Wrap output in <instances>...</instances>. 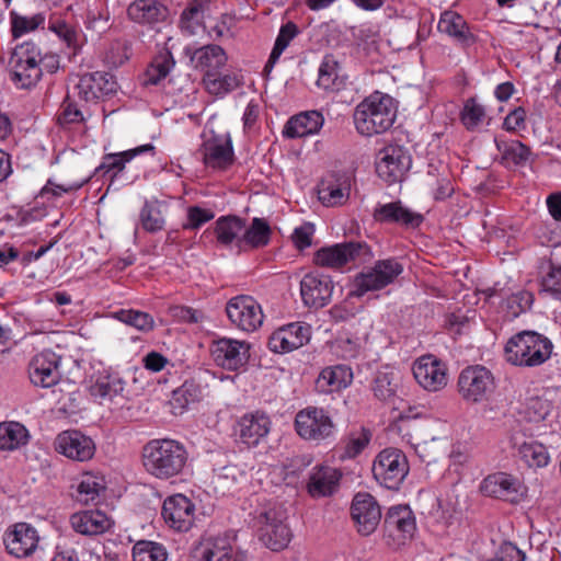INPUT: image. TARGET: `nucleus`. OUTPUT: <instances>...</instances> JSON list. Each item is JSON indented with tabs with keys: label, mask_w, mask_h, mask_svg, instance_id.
Returning <instances> with one entry per match:
<instances>
[{
	"label": "nucleus",
	"mask_w": 561,
	"mask_h": 561,
	"mask_svg": "<svg viewBox=\"0 0 561 561\" xmlns=\"http://www.w3.org/2000/svg\"><path fill=\"white\" fill-rule=\"evenodd\" d=\"M244 230V220L237 216H222L216 220L215 233L218 242L230 245L236 242L241 248L240 238Z\"/></svg>",
	"instance_id": "obj_39"
},
{
	"label": "nucleus",
	"mask_w": 561,
	"mask_h": 561,
	"mask_svg": "<svg viewBox=\"0 0 561 561\" xmlns=\"http://www.w3.org/2000/svg\"><path fill=\"white\" fill-rule=\"evenodd\" d=\"M96 453L94 438L79 430H72V460L84 462L91 460Z\"/></svg>",
	"instance_id": "obj_46"
},
{
	"label": "nucleus",
	"mask_w": 561,
	"mask_h": 561,
	"mask_svg": "<svg viewBox=\"0 0 561 561\" xmlns=\"http://www.w3.org/2000/svg\"><path fill=\"white\" fill-rule=\"evenodd\" d=\"M371 471L380 485L398 490L409 473V462L400 449L386 448L376 456Z\"/></svg>",
	"instance_id": "obj_7"
},
{
	"label": "nucleus",
	"mask_w": 561,
	"mask_h": 561,
	"mask_svg": "<svg viewBox=\"0 0 561 561\" xmlns=\"http://www.w3.org/2000/svg\"><path fill=\"white\" fill-rule=\"evenodd\" d=\"M145 152L153 154L154 147L151 144H146L122 152L107 153L103 157L102 162L96 168L95 172L102 176L111 174V179L113 180L125 169L127 162Z\"/></svg>",
	"instance_id": "obj_33"
},
{
	"label": "nucleus",
	"mask_w": 561,
	"mask_h": 561,
	"mask_svg": "<svg viewBox=\"0 0 561 561\" xmlns=\"http://www.w3.org/2000/svg\"><path fill=\"white\" fill-rule=\"evenodd\" d=\"M39 536L27 523H18L9 528L3 537L7 551L16 558H26L37 548Z\"/></svg>",
	"instance_id": "obj_20"
},
{
	"label": "nucleus",
	"mask_w": 561,
	"mask_h": 561,
	"mask_svg": "<svg viewBox=\"0 0 561 561\" xmlns=\"http://www.w3.org/2000/svg\"><path fill=\"white\" fill-rule=\"evenodd\" d=\"M110 518L99 510L72 514V528L82 535H100L110 529Z\"/></svg>",
	"instance_id": "obj_35"
},
{
	"label": "nucleus",
	"mask_w": 561,
	"mask_h": 561,
	"mask_svg": "<svg viewBox=\"0 0 561 561\" xmlns=\"http://www.w3.org/2000/svg\"><path fill=\"white\" fill-rule=\"evenodd\" d=\"M341 472L330 466H316L310 472L307 491L312 497L330 496L336 492Z\"/></svg>",
	"instance_id": "obj_29"
},
{
	"label": "nucleus",
	"mask_w": 561,
	"mask_h": 561,
	"mask_svg": "<svg viewBox=\"0 0 561 561\" xmlns=\"http://www.w3.org/2000/svg\"><path fill=\"white\" fill-rule=\"evenodd\" d=\"M11 33L13 38H19L30 32L37 30L45 22V16L42 13H36L31 16L21 15L16 12L10 13Z\"/></svg>",
	"instance_id": "obj_50"
},
{
	"label": "nucleus",
	"mask_w": 561,
	"mask_h": 561,
	"mask_svg": "<svg viewBox=\"0 0 561 561\" xmlns=\"http://www.w3.org/2000/svg\"><path fill=\"white\" fill-rule=\"evenodd\" d=\"M370 247L365 242H343L318 250L314 254L317 265L340 268L347 263H365L371 259Z\"/></svg>",
	"instance_id": "obj_9"
},
{
	"label": "nucleus",
	"mask_w": 561,
	"mask_h": 561,
	"mask_svg": "<svg viewBox=\"0 0 561 561\" xmlns=\"http://www.w3.org/2000/svg\"><path fill=\"white\" fill-rule=\"evenodd\" d=\"M142 228L151 233L161 231L164 228V217L158 201H147L140 211Z\"/></svg>",
	"instance_id": "obj_48"
},
{
	"label": "nucleus",
	"mask_w": 561,
	"mask_h": 561,
	"mask_svg": "<svg viewBox=\"0 0 561 561\" xmlns=\"http://www.w3.org/2000/svg\"><path fill=\"white\" fill-rule=\"evenodd\" d=\"M552 348V342L545 335L535 331H523L507 341L504 355L512 365L535 367L550 358Z\"/></svg>",
	"instance_id": "obj_3"
},
{
	"label": "nucleus",
	"mask_w": 561,
	"mask_h": 561,
	"mask_svg": "<svg viewBox=\"0 0 561 561\" xmlns=\"http://www.w3.org/2000/svg\"><path fill=\"white\" fill-rule=\"evenodd\" d=\"M334 427L332 417L323 408L307 407L295 416V430L306 440H324L333 435Z\"/></svg>",
	"instance_id": "obj_11"
},
{
	"label": "nucleus",
	"mask_w": 561,
	"mask_h": 561,
	"mask_svg": "<svg viewBox=\"0 0 561 561\" xmlns=\"http://www.w3.org/2000/svg\"><path fill=\"white\" fill-rule=\"evenodd\" d=\"M528 416L530 421H543L551 411V404L548 400L541 398H531L527 407Z\"/></svg>",
	"instance_id": "obj_61"
},
{
	"label": "nucleus",
	"mask_w": 561,
	"mask_h": 561,
	"mask_svg": "<svg viewBox=\"0 0 561 561\" xmlns=\"http://www.w3.org/2000/svg\"><path fill=\"white\" fill-rule=\"evenodd\" d=\"M12 81L22 89L34 87L42 78L41 48L33 42L16 45L9 57Z\"/></svg>",
	"instance_id": "obj_5"
},
{
	"label": "nucleus",
	"mask_w": 561,
	"mask_h": 561,
	"mask_svg": "<svg viewBox=\"0 0 561 561\" xmlns=\"http://www.w3.org/2000/svg\"><path fill=\"white\" fill-rule=\"evenodd\" d=\"M402 273L403 265L399 260L394 257L378 260L371 268L355 277L350 295L362 297L368 291L380 290L392 284Z\"/></svg>",
	"instance_id": "obj_6"
},
{
	"label": "nucleus",
	"mask_w": 561,
	"mask_h": 561,
	"mask_svg": "<svg viewBox=\"0 0 561 561\" xmlns=\"http://www.w3.org/2000/svg\"><path fill=\"white\" fill-rule=\"evenodd\" d=\"M411 163V156L403 147L388 146L378 153L376 172L385 182L392 184L402 181Z\"/></svg>",
	"instance_id": "obj_15"
},
{
	"label": "nucleus",
	"mask_w": 561,
	"mask_h": 561,
	"mask_svg": "<svg viewBox=\"0 0 561 561\" xmlns=\"http://www.w3.org/2000/svg\"><path fill=\"white\" fill-rule=\"evenodd\" d=\"M60 356L51 351H44L35 355L28 365V375L34 386L48 388L60 379Z\"/></svg>",
	"instance_id": "obj_21"
},
{
	"label": "nucleus",
	"mask_w": 561,
	"mask_h": 561,
	"mask_svg": "<svg viewBox=\"0 0 561 561\" xmlns=\"http://www.w3.org/2000/svg\"><path fill=\"white\" fill-rule=\"evenodd\" d=\"M250 346L248 343L220 337L210 344V355L217 366L227 370H237L244 366L249 359Z\"/></svg>",
	"instance_id": "obj_17"
},
{
	"label": "nucleus",
	"mask_w": 561,
	"mask_h": 561,
	"mask_svg": "<svg viewBox=\"0 0 561 561\" xmlns=\"http://www.w3.org/2000/svg\"><path fill=\"white\" fill-rule=\"evenodd\" d=\"M271 227L263 218H253L251 225L242 232L240 238L241 247L248 245L252 249L263 248L268 244L271 239Z\"/></svg>",
	"instance_id": "obj_42"
},
{
	"label": "nucleus",
	"mask_w": 561,
	"mask_h": 561,
	"mask_svg": "<svg viewBox=\"0 0 561 561\" xmlns=\"http://www.w3.org/2000/svg\"><path fill=\"white\" fill-rule=\"evenodd\" d=\"M175 61L171 51L164 49L160 51L148 66L144 73V85H158L174 67Z\"/></svg>",
	"instance_id": "obj_40"
},
{
	"label": "nucleus",
	"mask_w": 561,
	"mask_h": 561,
	"mask_svg": "<svg viewBox=\"0 0 561 561\" xmlns=\"http://www.w3.org/2000/svg\"><path fill=\"white\" fill-rule=\"evenodd\" d=\"M209 5L210 0H191L181 14L180 25L182 31L187 35H195L203 25Z\"/></svg>",
	"instance_id": "obj_38"
},
{
	"label": "nucleus",
	"mask_w": 561,
	"mask_h": 561,
	"mask_svg": "<svg viewBox=\"0 0 561 561\" xmlns=\"http://www.w3.org/2000/svg\"><path fill=\"white\" fill-rule=\"evenodd\" d=\"M350 194V184L346 179L342 182L336 179L335 182L324 180L320 184L319 199L325 206H336L345 203Z\"/></svg>",
	"instance_id": "obj_43"
},
{
	"label": "nucleus",
	"mask_w": 561,
	"mask_h": 561,
	"mask_svg": "<svg viewBox=\"0 0 561 561\" xmlns=\"http://www.w3.org/2000/svg\"><path fill=\"white\" fill-rule=\"evenodd\" d=\"M309 339V327L299 322L289 323L271 335L268 346L275 353H286L301 347Z\"/></svg>",
	"instance_id": "obj_25"
},
{
	"label": "nucleus",
	"mask_w": 561,
	"mask_h": 561,
	"mask_svg": "<svg viewBox=\"0 0 561 561\" xmlns=\"http://www.w3.org/2000/svg\"><path fill=\"white\" fill-rule=\"evenodd\" d=\"M416 530L415 518L408 506H392L383 520V537L393 548L403 546L412 539Z\"/></svg>",
	"instance_id": "obj_13"
},
{
	"label": "nucleus",
	"mask_w": 561,
	"mask_h": 561,
	"mask_svg": "<svg viewBox=\"0 0 561 561\" xmlns=\"http://www.w3.org/2000/svg\"><path fill=\"white\" fill-rule=\"evenodd\" d=\"M412 370L415 380L425 390L438 391L447 385L446 366L434 355L420 357Z\"/></svg>",
	"instance_id": "obj_18"
},
{
	"label": "nucleus",
	"mask_w": 561,
	"mask_h": 561,
	"mask_svg": "<svg viewBox=\"0 0 561 561\" xmlns=\"http://www.w3.org/2000/svg\"><path fill=\"white\" fill-rule=\"evenodd\" d=\"M77 89L81 99L91 102L115 93L117 83L112 75L96 71L81 76Z\"/></svg>",
	"instance_id": "obj_26"
},
{
	"label": "nucleus",
	"mask_w": 561,
	"mask_h": 561,
	"mask_svg": "<svg viewBox=\"0 0 561 561\" xmlns=\"http://www.w3.org/2000/svg\"><path fill=\"white\" fill-rule=\"evenodd\" d=\"M353 378L350 367L345 365H334L321 370L316 385L321 392H334L346 388Z\"/></svg>",
	"instance_id": "obj_36"
},
{
	"label": "nucleus",
	"mask_w": 561,
	"mask_h": 561,
	"mask_svg": "<svg viewBox=\"0 0 561 561\" xmlns=\"http://www.w3.org/2000/svg\"><path fill=\"white\" fill-rule=\"evenodd\" d=\"M232 540L227 534L203 538L192 550V561H232Z\"/></svg>",
	"instance_id": "obj_24"
},
{
	"label": "nucleus",
	"mask_w": 561,
	"mask_h": 561,
	"mask_svg": "<svg viewBox=\"0 0 561 561\" xmlns=\"http://www.w3.org/2000/svg\"><path fill=\"white\" fill-rule=\"evenodd\" d=\"M297 26L293 22H288L287 24L280 27L277 38L275 41V45L265 65V70H270L271 68H273V66L276 64L283 51L289 45L290 41L297 35Z\"/></svg>",
	"instance_id": "obj_54"
},
{
	"label": "nucleus",
	"mask_w": 561,
	"mask_h": 561,
	"mask_svg": "<svg viewBox=\"0 0 561 561\" xmlns=\"http://www.w3.org/2000/svg\"><path fill=\"white\" fill-rule=\"evenodd\" d=\"M437 28L440 33L447 34L463 45H469L474 41L466 20L455 11L442 13Z\"/></svg>",
	"instance_id": "obj_37"
},
{
	"label": "nucleus",
	"mask_w": 561,
	"mask_h": 561,
	"mask_svg": "<svg viewBox=\"0 0 561 561\" xmlns=\"http://www.w3.org/2000/svg\"><path fill=\"white\" fill-rule=\"evenodd\" d=\"M370 438V432L364 427L350 433L347 438L344 440V448L340 458L344 460L357 457L367 447Z\"/></svg>",
	"instance_id": "obj_52"
},
{
	"label": "nucleus",
	"mask_w": 561,
	"mask_h": 561,
	"mask_svg": "<svg viewBox=\"0 0 561 561\" xmlns=\"http://www.w3.org/2000/svg\"><path fill=\"white\" fill-rule=\"evenodd\" d=\"M398 389V374L394 371L379 370L374 379L373 390L375 396L382 401L392 398Z\"/></svg>",
	"instance_id": "obj_53"
},
{
	"label": "nucleus",
	"mask_w": 561,
	"mask_h": 561,
	"mask_svg": "<svg viewBox=\"0 0 561 561\" xmlns=\"http://www.w3.org/2000/svg\"><path fill=\"white\" fill-rule=\"evenodd\" d=\"M374 218L379 222L398 224L415 228L423 221V216L404 207L401 202L378 205L374 210Z\"/></svg>",
	"instance_id": "obj_30"
},
{
	"label": "nucleus",
	"mask_w": 561,
	"mask_h": 561,
	"mask_svg": "<svg viewBox=\"0 0 561 561\" xmlns=\"http://www.w3.org/2000/svg\"><path fill=\"white\" fill-rule=\"evenodd\" d=\"M285 520V514L276 508H268L257 517L259 538L273 551L285 549L291 540V531Z\"/></svg>",
	"instance_id": "obj_12"
},
{
	"label": "nucleus",
	"mask_w": 561,
	"mask_h": 561,
	"mask_svg": "<svg viewBox=\"0 0 561 561\" xmlns=\"http://www.w3.org/2000/svg\"><path fill=\"white\" fill-rule=\"evenodd\" d=\"M195 505L183 494L168 497L162 506L164 522L178 531H187L194 523Z\"/></svg>",
	"instance_id": "obj_22"
},
{
	"label": "nucleus",
	"mask_w": 561,
	"mask_h": 561,
	"mask_svg": "<svg viewBox=\"0 0 561 561\" xmlns=\"http://www.w3.org/2000/svg\"><path fill=\"white\" fill-rule=\"evenodd\" d=\"M339 78V61L333 55H325L319 67L318 85L331 90L334 89Z\"/></svg>",
	"instance_id": "obj_55"
},
{
	"label": "nucleus",
	"mask_w": 561,
	"mask_h": 561,
	"mask_svg": "<svg viewBox=\"0 0 561 561\" xmlns=\"http://www.w3.org/2000/svg\"><path fill=\"white\" fill-rule=\"evenodd\" d=\"M77 481L76 501L84 505H96L106 490L104 476L99 471H85Z\"/></svg>",
	"instance_id": "obj_31"
},
{
	"label": "nucleus",
	"mask_w": 561,
	"mask_h": 561,
	"mask_svg": "<svg viewBox=\"0 0 561 561\" xmlns=\"http://www.w3.org/2000/svg\"><path fill=\"white\" fill-rule=\"evenodd\" d=\"M526 111L523 107H516L507 114L503 126L506 130L515 131L525 128Z\"/></svg>",
	"instance_id": "obj_63"
},
{
	"label": "nucleus",
	"mask_w": 561,
	"mask_h": 561,
	"mask_svg": "<svg viewBox=\"0 0 561 561\" xmlns=\"http://www.w3.org/2000/svg\"><path fill=\"white\" fill-rule=\"evenodd\" d=\"M26 428L18 423H2L0 424V449L12 450L27 442Z\"/></svg>",
	"instance_id": "obj_45"
},
{
	"label": "nucleus",
	"mask_w": 561,
	"mask_h": 561,
	"mask_svg": "<svg viewBox=\"0 0 561 561\" xmlns=\"http://www.w3.org/2000/svg\"><path fill=\"white\" fill-rule=\"evenodd\" d=\"M226 312L230 322L245 332H254L263 323L262 308L251 296L240 295L231 298L226 305Z\"/></svg>",
	"instance_id": "obj_14"
},
{
	"label": "nucleus",
	"mask_w": 561,
	"mask_h": 561,
	"mask_svg": "<svg viewBox=\"0 0 561 561\" xmlns=\"http://www.w3.org/2000/svg\"><path fill=\"white\" fill-rule=\"evenodd\" d=\"M48 30L70 47V25L65 15L53 14L48 21Z\"/></svg>",
	"instance_id": "obj_59"
},
{
	"label": "nucleus",
	"mask_w": 561,
	"mask_h": 561,
	"mask_svg": "<svg viewBox=\"0 0 561 561\" xmlns=\"http://www.w3.org/2000/svg\"><path fill=\"white\" fill-rule=\"evenodd\" d=\"M213 218L214 214L210 210L201 208L198 206H192L187 209V222L183 225V228L195 230Z\"/></svg>",
	"instance_id": "obj_60"
},
{
	"label": "nucleus",
	"mask_w": 561,
	"mask_h": 561,
	"mask_svg": "<svg viewBox=\"0 0 561 561\" xmlns=\"http://www.w3.org/2000/svg\"><path fill=\"white\" fill-rule=\"evenodd\" d=\"M142 363L146 369L158 373L168 364V358L158 352H150L144 358Z\"/></svg>",
	"instance_id": "obj_64"
},
{
	"label": "nucleus",
	"mask_w": 561,
	"mask_h": 561,
	"mask_svg": "<svg viewBox=\"0 0 561 561\" xmlns=\"http://www.w3.org/2000/svg\"><path fill=\"white\" fill-rule=\"evenodd\" d=\"M495 389L493 374L482 365L466 367L458 377V391L465 401L479 403Z\"/></svg>",
	"instance_id": "obj_10"
},
{
	"label": "nucleus",
	"mask_w": 561,
	"mask_h": 561,
	"mask_svg": "<svg viewBox=\"0 0 561 561\" xmlns=\"http://www.w3.org/2000/svg\"><path fill=\"white\" fill-rule=\"evenodd\" d=\"M517 478L505 472H495L488 476L481 483V491L488 496L504 500H515L520 491Z\"/></svg>",
	"instance_id": "obj_32"
},
{
	"label": "nucleus",
	"mask_w": 561,
	"mask_h": 561,
	"mask_svg": "<svg viewBox=\"0 0 561 561\" xmlns=\"http://www.w3.org/2000/svg\"><path fill=\"white\" fill-rule=\"evenodd\" d=\"M313 233L314 226L306 222L294 230L293 241L298 249L304 250L311 245Z\"/></svg>",
	"instance_id": "obj_62"
},
{
	"label": "nucleus",
	"mask_w": 561,
	"mask_h": 561,
	"mask_svg": "<svg viewBox=\"0 0 561 561\" xmlns=\"http://www.w3.org/2000/svg\"><path fill=\"white\" fill-rule=\"evenodd\" d=\"M517 449L519 458L530 468H543L549 463L547 448L536 440L524 442Z\"/></svg>",
	"instance_id": "obj_44"
},
{
	"label": "nucleus",
	"mask_w": 561,
	"mask_h": 561,
	"mask_svg": "<svg viewBox=\"0 0 561 561\" xmlns=\"http://www.w3.org/2000/svg\"><path fill=\"white\" fill-rule=\"evenodd\" d=\"M485 118V108L479 104L476 99L466 101L462 112L461 122L467 129H476Z\"/></svg>",
	"instance_id": "obj_58"
},
{
	"label": "nucleus",
	"mask_w": 561,
	"mask_h": 561,
	"mask_svg": "<svg viewBox=\"0 0 561 561\" xmlns=\"http://www.w3.org/2000/svg\"><path fill=\"white\" fill-rule=\"evenodd\" d=\"M396 116L393 98L378 91L359 102L353 114L355 128L363 136L387 131L393 125Z\"/></svg>",
	"instance_id": "obj_2"
},
{
	"label": "nucleus",
	"mask_w": 561,
	"mask_h": 561,
	"mask_svg": "<svg viewBox=\"0 0 561 561\" xmlns=\"http://www.w3.org/2000/svg\"><path fill=\"white\" fill-rule=\"evenodd\" d=\"M114 318L141 332H149L154 327L153 318L149 313L139 310L122 309L114 312Z\"/></svg>",
	"instance_id": "obj_51"
},
{
	"label": "nucleus",
	"mask_w": 561,
	"mask_h": 561,
	"mask_svg": "<svg viewBox=\"0 0 561 561\" xmlns=\"http://www.w3.org/2000/svg\"><path fill=\"white\" fill-rule=\"evenodd\" d=\"M381 516V507L371 494L359 492L354 496L351 518L359 535H371L380 524Z\"/></svg>",
	"instance_id": "obj_16"
},
{
	"label": "nucleus",
	"mask_w": 561,
	"mask_h": 561,
	"mask_svg": "<svg viewBox=\"0 0 561 561\" xmlns=\"http://www.w3.org/2000/svg\"><path fill=\"white\" fill-rule=\"evenodd\" d=\"M243 477L237 466L229 465L218 469L213 478L215 489L225 493L233 486L240 478Z\"/></svg>",
	"instance_id": "obj_56"
},
{
	"label": "nucleus",
	"mask_w": 561,
	"mask_h": 561,
	"mask_svg": "<svg viewBox=\"0 0 561 561\" xmlns=\"http://www.w3.org/2000/svg\"><path fill=\"white\" fill-rule=\"evenodd\" d=\"M191 60L196 69L205 71L204 82L210 92H227L231 89L230 78H217L218 70L227 61V55L220 46L215 44L203 46L193 53Z\"/></svg>",
	"instance_id": "obj_8"
},
{
	"label": "nucleus",
	"mask_w": 561,
	"mask_h": 561,
	"mask_svg": "<svg viewBox=\"0 0 561 561\" xmlns=\"http://www.w3.org/2000/svg\"><path fill=\"white\" fill-rule=\"evenodd\" d=\"M76 366L83 371L81 381L94 398L113 399L125 389V380L99 360L81 358L77 359Z\"/></svg>",
	"instance_id": "obj_4"
},
{
	"label": "nucleus",
	"mask_w": 561,
	"mask_h": 561,
	"mask_svg": "<svg viewBox=\"0 0 561 561\" xmlns=\"http://www.w3.org/2000/svg\"><path fill=\"white\" fill-rule=\"evenodd\" d=\"M187 461L185 446L174 439H151L142 448L145 470L159 480L167 481L181 476Z\"/></svg>",
	"instance_id": "obj_1"
},
{
	"label": "nucleus",
	"mask_w": 561,
	"mask_h": 561,
	"mask_svg": "<svg viewBox=\"0 0 561 561\" xmlns=\"http://www.w3.org/2000/svg\"><path fill=\"white\" fill-rule=\"evenodd\" d=\"M206 167L226 170L233 162V147L229 134L211 135L201 148Z\"/></svg>",
	"instance_id": "obj_23"
},
{
	"label": "nucleus",
	"mask_w": 561,
	"mask_h": 561,
	"mask_svg": "<svg viewBox=\"0 0 561 561\" xmlns=\"http://www.w3.org/2000/svg\"><path fill=\"white\" fill-rule=\"evenodd\" d=\"M168 15V8L159 0H133L127 7L128 19L140 25L164 22Z\"/></svg>",
	"instance_id": "obj_28"
},
{
	"label": "nucleus",
	"mask_w": 561,
	"mask_h": 561,
	"mask_svg": "<svg viewBox=\"0 0 561 561\" xmlns=\"http://www.w3.org/2000/svg\"><path fill=\"white\" fill-rule=\"evenodd\" d=\"M495 142L503 160L507 163L523 164L530 156V149L519 140H495Z\"/></svg>",
	"instance_id": "obj_47"
},
{
	"label": "nucleus",
	"mask_w": 561,
	"mask_h": 561,
	"mask_svg": "<svg viewBox=\"0 0 561 561\" xmlns=\"http://www.w3.org/2000/svg\"><path fill=\"white\" fill-rule=\"evenodd\" d=\"M201 397V389L194 382H184L182 387L173 391L172 405L174 409L184 410L190 403L196 402Z\"/></svg>",
	"instance_id": "obj_57"
},
{
	"label": "nucleus",
	"mask_w": 561,
	"mask_h": 561,
	"mask_svg": "<svg viewBox=\"0 0 561 561\" xmlns=\"http://www.w3.org/2000/svg\"><path fill=\"white\" fill-rule=\"evenodd\" d=\"M165 548L158 542L140 540L133 547L134 561H167Z\"/></svg>",
	"instance_id": "obj_49"
},
{
	"label": "nucleus",
	"mask_w": 561,
	"mask_h": 561,
	"mask_svg": "<svg viewBox=\"0 0 561 561\" xmlns=\"http://www.w3.org/2000/svg\"><path fill=\"white\" fill-rule=\"evenodd\" d=\"M271 420L260 412L244 414L238 422L237 434L249 447L257 446L270 433Z\"/></svg>",
	"instance_id": "obj_27"
},
{
	"label": "nucleus",
	"mask_w": 561,
	"mask_h": 561,
	"mask_svg": "<svg viewBox=\"0 0 561 561\" xmlns=\"http://www.w3.org/2000/svg\"><path fill=\"white\" fill-rule=\"evenodd\" d=\"M323 116L318 111H309L293 116L285 125L283 134L288 138H300L318 133L323 125Z\"/></svg>",
	"instance_id": "obj_34"
},
{
	"label": "nucleus",
	"mask_w": 561,
	"mask_h": 561,
	"mask_svg": "<svg viewBox=\"0 0 561 561\" xmlns=\"http://www.w3.org/2000/svg\"><path fill=\"white\" fill-rule=\"evenodd\" d=\"M538 294L543 299H561V266L548 263L541 267Z\"/></svg>",
	"instance_id": "obj_41"
},
{
	"label": "nucleus",
	"mask_w": 561,
	"mask_h": 561,
	"mask_svg": "<svg viewBox=\"0 0 561 561\" xmlns=\"http://www.w3.org/2000/svg\"><path fill=\"white\" fill-rule=\"evenodd\" d=\"M333 282L330 276L310 272L300 282V294L306 306L322 308L331 300Z\"/></svg>",
	"instance_id": "obj_19"
}]
</instances>
